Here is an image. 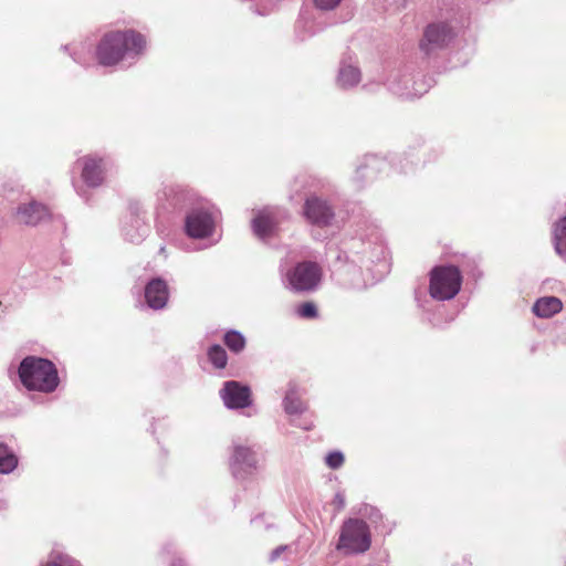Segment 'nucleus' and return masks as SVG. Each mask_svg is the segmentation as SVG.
<instances>
[{"label":"nucleus","instance_id":"obj_1","mask_svg":"<svg viewBox=\"0 0 566 566\" xmlns=\"http://www.w3.org/2000/svg\"><path fill=\"white\" fill-rule=\"evenodd\" d=\"M344 258L342 272L352 276L347 282L352 287L366 286L364 270L373 272V265L381 268L379 272L386 270V247L378 238L375 241L354 240Z\"/></svg>","mask_w":566,"mask_h":566},{"label":"nucleus","instance_id":"obj_2","mask_svg":"<svg viewBox=\"0 0 566 566\" xmlns=\"http://www.w3.org/2000/svg\"><path fill=\"white\" fill-rule=\"evenodd\" d=\"M146 38L132 29L111 31L96 46V59L103 66H114L120 61L139 59L146 50Z\"/></svg>","mask_w":566,"mask_h":566},{"label":"nucleus","instance_id":"obj_3","mask_svg":"<svg viewBox=\"0 0 566 566\" xmlns=\"http://www.w3.org/2000/svg\"><path fill=\"white\" fill-rule=\"evenodd\" d=\"M18 375L28 390L51 394L60 384L55 365L46 358L36 356L24 357L19 365Z\"/></svg>","mask_w":566,"mask_h":566},{"label":"nucleus","instance_id":"obj_4","mask_svg":"<svg viewBox=\"0 0 566 566\" xmlns=\"http://www.w3.org/2000/svg\"><path fill=\"white\" fill-rule=\"evenodd\" d=\"M282 284L294 293H311L321 284L322 268L313 261H302L287 268L285 260L279 266Z\"/></svg>","mask_w":566,"mask_h":566},{"label":"nucleus","instance_id":"obj_5","mask_svg":"<svg viewBox=\"0 0 566 566\" xmlns=\"http://www.w3.org/2000/svg\"><path fill=\"white\" fill-rule=\"evenodd\" d=\"M371 545V534L368 524L361 518H348L340 528L337 549L345 554H361Z\"/></svg>","mask_w":566,"mask_h":566},{"label":"nucleus","instance_id":"obj_6","mask_svg":"<svg viewBox=\"0 0 566 566\" xmlns=\"http://www.w3.org/2000/svg\"><path fill=\"white\" fill-rule=\"evenodd\" d=\"M461 284V272L454 265H439L430 272L429 293L434 300H452L460 292Z\"/></svg>","mask_w":566,"mask_h":566},{"label":"nucleus","instance_id":"obj_7","mask_svg":"<svg viewBox=\"0 0 566 566\" xmlns=\"http://www.w3.org/2000/svg\"><path fill=\"white\" fill-rule=\"evenodd\" d=\"M218 217V210L212 207L191 209L185 220L186 233L193 239L209 238L216 229Z\"/></svg>","mask_w":566,"mask_h":566},{"label":"nucleus","instance_id":"obj_8","mask_svg":"<svg viewBox=\"0 0 566 566\" xmlns=\"http://www.w3.org/2000/svg\"><path fill=\"white\" fill-rule=\"evenodd\" d=\"M232 475L239 481L252 480L259 471V458L253 448L233 444L229 459Z\"/></svg>","mask_w":566,"mask_h":566},{"label":"nucleus","instance_id":"obj_9","mask_svg":"<svg viewBox=\"0 0 566 566\" xmlns=\"http://www.w3.org/2000/svg\"><path fill=\"white\" fill-rule=\"evenodd\" d=\"M455 28L449 21H434L429 23L420 41V50L430 55L448 46L455 38Z\"/></svg>","mask_w":566,"mask_h":566},{"label":"nucleus","instance_id":"obj_10","mask_svg":"<svg viewBox=\"0 0 566 566\" xmlns=\"http://www.w3.org/2000/svg\"><path fill=\"white\" fill-rule=\"evenodd\" d=\"M387 87L395 95L405 98L420 97L427 92L423 83H418L411 74L397 70L390 73L387 80Z\"/></svg>","mask_w":566,"mask_h":566},{"label":"nucleus","instance_id":"obj_11","mask_svg":"<svg viewBox=\"0 0 566 566\" xmlns=\"http://www.w3.org/2000/svg\"><path fill=\"white\" fill-rule=\"evenodd\" d=\"M81 177L88 187H98L103 184L108 168L109 160L96 155H88L80 158Z\"/></svg>","mask_w":566,"mask_h":566},{"label":"nucleus","instance_id":"obj_12","mask_svg":"<svg viewBox=\"0 0 566 566\" xmlns=\"http://www.w3.org/2000/svg\"><path fill=\"white\" fill-rule=\"evenodd\" d=\"M219 394L228 409H243L252 403L250 387L235 380L226 381Z\"/></svg>","mask_w":566,"mask_h":566},{"label":"nucleus","instance_id":"obj_13","mask_svg":"<svg viewBox=\"0 0 566 566\" xmlns=\"http://www.w3.org/2000/svg\"><path fill=\"white\" fill-rule=\"evenodd\" d=\"M304 216L312 224L326 227L332 223L335 214L326 200L312 196L304 203Z\"/></svg>","mask_w":566,"mask_h":566},{"label":"nucleus","instance_id":"obj_14","mask_svg":"<svg viewBox=\"0 0 566 566\" xmlns=\"http://www.w3.org/2000/svg\"><path fill=\"white\" fill-rule=\"evenodd\" d=\"M48 208L35 201L22 202L18 206L15 217L19 223L24 226H38L49 218Z\"/></svg>","mask_w":566,"mask_h":566},{"label":"nucleus","instance_id":"obj_15","mask_svg":"<svg viewBox=\"0 0 566 566\" xmlns=\"http://www.w3.org/2000/svg\"><path fill=\"white\" fill-rule=\"evenodd\" d=\"M145 301L149 308L163 310L168 302L169 291L165 280L156 277L150 280L144 291Z\"/></svg>","mask_w":566,"mask_h":566},{"label":"nucleus","instance_id":"obj_16","mask_svg":"<svg viewBox=\"0 0 566 566\" xmlns=\"http://www.w3.org/2000/svg\"><path fill=\"white\" fill-rule=\"evenodd\" d=\"M277 211L273 208L260 210L252 220L253 233L261 240L270 239L276 229Z\"/></svg>","mask_w":566,"mask_h":566},{"label":"nucleus","instance_id":"obj_17","mask_svg":"<svg viewBox=\"0 0 566 566\" xmlns=\"http://www.w3.org/2000/svg\"><path fill=\"white\" fill-rule=\"evenodd\" d=\"M361 81V72L357 61L352 56L344 57L339 63L336 77L337 86L343 90H349L357 86Z\"/></svg>","mask_w":566,"mask_h":566},{"label":"nucleus","instance_id":"obj_18","mask_svg":"<svg viewBox=\"0 0 566 566\" xmlns=\"http://www.w3.org/2000/svg\"><path fill=\"white\" fill-rule=\"evenodd\" d=\"M302 396L301 387L296 382L290 381L282 401L283 409L287 415H301L306 410L307 407Z\"/></svg>","mask_w":566,"mask_h":566},{"label":"nucleus","instance_id":"obj_19","mask_svg":"<svg viewBox=\"0 0 566 566\" xmlns=\"http://www.w3.org/2000/svg\"><path fill=\"white\" fill-rule=\"evenodd\" d=\"M148 227L139 216L130 214L123 226L125 239L133 243H139L147 235Z\"/></svg>","mask_w":566,"mask_h":566},{"label":"nucleus","instance_id":"obj_20","mask_svg":"<svg viewBox=\"0 0 566 566\" xmlns=\"http://www.w3.org/2000/svg\"><path fill=\"white\" fill-rule=\"evenodd\" d=\"M563 308V303L558 297L545 296L538 298L533 305V313L541 318H548L559 313Z\"/></svg>","mask_w":566,"mask_h":566},{"label":"nucleus","instance_id":"obj_21","mask_svg":"<svg viewBox=\"0 0 566 566\" xmlns=\"http://www.w3.org/2000/svg\"><path fill=\"white\" fill-rule=\"evenodd\" d=\"M553 242L556 253L566 260V216L555 223Z\"/></svg>","mask_w":566,"mask_h":566},{"label":"nucleus","instance_id":"obj_22","mask_svg":"<svg viewBox=\"0 0 566 566\" xmlns=\"http://www.w3.org/2000/svg\"><path fill=\"white\" fill-rule=\"evenodd\" d=\"M18 465V457L15 453L4 443H0V473L9 474Z\"/></svg>","mask_w":566,"mask_h":566},{"label":"nucleus","instance_id":"obj_23","mask_svg":"<svg viewBox=\"0 0 566 566\" xmlns=\"http://www.w3.org/2000/svg\"><path fill=\"white\" fill-rule=\"evenodd\" d=\"M226 346L234 354L241 353L245 348V337L235 329L228 331L223 336Z\"/></svg>","mask_w":566,"mask_h":566},{"label":"nucleus","instance_id":"obj_24","mask_svg":"<svg viewBox=\"0 0 566 566\" xmlns=\"http://www.w3.org/2000/svg\"><path fill=\"white\" fill-rule=\"evenodd\" d=\"M207 356L214 368L223 369L227 366L228 354L221 345L214 344L210 346Z\"/></svg>","mask_w":566,"mask_h":566},{"label":"nucleus","instance_id":"obj_25","mask_svg":"<svg viewBox=\"0 0 566 566\" xmlns=\"http://www.w3.org/2000/svg\"><path fill=\"white\" fill-rule=\"evenodd\" d=\"M42 566H81L76 560L64 554L62 551L54 548L49 556V560Z\"/></svg>","mask_w":566,"mask_h":566},{"label":"nucleus","instance_id":"obj_26","mask_svg":"<svg viewBox=\"0 0 566 566\" xmlns=\"http://www.w3.org/2000/svg\"><path fill=\"white\" fill-rule=\"evenodd\" d=\"M358 514L363 518L368 520L371 524L375 525V527H377L378 523L382 520L380 511L369 504H363L358 510Z\"/></svg>","mask_w":566,"mask_h":566},{"label":"nucleus","instance_id":"obj_27","mask_svg":"<svg viewBox=\"0 0 566 566\" xmlns=\"http://www.w3.org/2000/svg\"><path fill=\"white\" fill-rule=\"evenodd\" d=\"M378 165H379V160L376 156L367 157L366 164L364 166H360L357 168L356 177L360 178V176H363L364 170L368 171V174H367L368 178L374 177V172H375L376 168L378 167Z\"/></svg>","mask_w":566,"mask_h":566},{"label":"nucleus","instance_id":"obj_28","mask_svg":"<svg viewBox=\"0 0 566 566\" xmlns=\"http://www.w3.org/2000/svg\"><path fill=\"white\" fill-rule=\"evenodd\" d=\"M296 313L300 317H303V318H315L318 315L317 308H316L315 304L312 302H305V303L301 304L297 307Z\"/></svg>","mask_w":566,"mask_h":566},{"label":"nucleus","instance_id":"obj_29","mask_svg":"<svg viewBox=\"0 0 566 566\" xmlns=\"http://www.w3.org/2000/svg\"><path fill=\"white\" fill-rule=\"evenodd\" d=\"M325 462L331 469H338L344 463V454L340 451H333L326 455Z\"/></svg>","mask_w":566,"mask_h":566},{"label":"nucleus","instance_id":"obj_30","mask_svg":"<svg viewBox=\"0 0 566 566\" xmlns=\"http://www.w3.org/2000/svg\"><path fill=\"white\" fill-rule=\"evenodd\" d=\"M84 53H91V45H82L81 51H73L71 55L76 63L85 65L87 63V59Z\"/></svg>","mask_w":566,"mask_h":566},{"label":"nucleus","instance_id":"obj_31","mask_svg":"<svg viewBox=\"0 0 566 566\" xmlns=\"http://www.w3.org/2000/svg\"><path fill=\"white\" fill-rule=\"evenodd\" d=\"M187 195H188V192L179 186L176 188L175 187L169 188L168 196H174V199H172L174 206H179L182 201V198Z\"/></svg>","mask_w":566,"mask_h":566},{"label":"nucleus","instance_id":"obj_32","mask_svg":"<svg viewBox=\"0 0 566 566\" xmlns=\"http://www.w3.org/2000/svg\"><path fill=\"white\" fill-rule=\"evenodd\" d=\"M315 6L321 10H333L342 0H313Z\"/></svg>","mask_w":566,"mask_h":566},{"label":"nucleus","instance_id":"obj_33","mask_svg":"<svg viewBox=\"0 0 566 566\" xmlns=\"http://www.w3.org/2000/svg\"><path fill=\"white\" fill-rule=\"evenodd\" d=\"M394 165L396 169L405 174L411 171L413 168V163L407 159H398L397 161L394 163Z\"/></svg>","mask_w":566,"mask_h":566},{"label":"nucleus","instance_id":"obj_34","mask_svg":"<svg viewBox=\"0 0 566 566\" xmlns=\"http://www.w3.org/2000/svg\"><path fill=\"white\" fill-rule=\"evenodd\" d=\"M333 504L335 505V507L340 511L345 507L346 505V500H345V495L343 492H337L333 499Z\"/></svg>","mask_w":566,"mask_h":566},{"label":"nucleus","instance_id":"obj_35","mask_svg":"<svg viewBox=\"0 0 566 566\" xmlns=\"http://www.w3.org/2000/svg\"><path fill=\"white\" fill-rule=\"evenodd\" d=\"M287 548V545H280L276 548H274L270 554V562H275Z\"/></svg>","mask_w":566,"mask_h":566},{"label":"nucleus","instance_id":"obj_36","mask_svg":"<svg viewBox=\"0 0 566 566\" xmlns=\"http://www.w3.org/2000/svg\"><path fill=\"white\" fill-rule=\"evenodd\" d=\"M371 2L378 10H386L389 7V0H371Z\"/></svg>","mask_w":566,"mask_h":566},{"label":"nucleus","instance_id":"obj_37","mask_svg":"<svg viewBox=\"0 0 566 566\" xmlns=\"http://www.w3.org/2000/svg\"><path fill=\"white\" fill-rule=\"evenodd\" d=\"M170 566H187L186 563L182 559H176L171 563Z\"/></svg>","mask_w":566,"mask_h":566}]
</instances>
